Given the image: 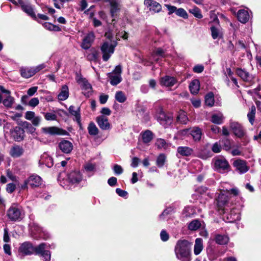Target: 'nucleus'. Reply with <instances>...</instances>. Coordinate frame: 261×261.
Wrapping results in <instances>:
<instances>
[{
    "instance_id": "69168bd1",
    "label": "nucleus",
    "mask_w": 261,
    "mask_h": 261,
    "mask_svg": "<svg viewBox=\"0 0 261 261\" xmlns=\"http://www.w3.org/2000/svg\"><path fill=\"white\" fill-rule=\"evenodd\" d=\"M39 102V100L38 98L34 97L32 98L29 102V105L32 107H35L37 106Z\"/></svg>"
},
{
    "instance_id": "58836bf2",
    "label": "nucleus",
    "mask_w": 261,
    "mask_h": 261,
    "mask_svg": "<svg viewBox=\"0 0 261 261\" xmlns=\"http://www.w3.org/2000/svg\"><path fill=\"white\" fill-rule=\"evenodd\" d=\"M214 97L213 92L207 93L205 96V103L206 106L212 107L214 104Z\"/></svg>"
},
{
    "instance_id": "6ab92c4d",
    "label": "nucleus",
    "mask_w": 261,
    "mask_h": 261,
    "mask_svg": "<svg viewBox=\"0 0 261 261\" xmlns=\"http://www.w3.org/2000/svg\"><path fill=\"white\" fill-rule=\"evenodd\" d=\"M103 2L109 3L111 16L112 17H114L120 9L119 0H103Z\"/></svg>"
},
{
    "instance_id": "0eeeda50",
    "label": "nucleus",
    "mask_w": 261,
    "mask_h": 261,
    "mask_svg": "<svg viewBox=\"0 0 261 261\" xmlns=\"http://www.w3.org/2000/svg\"><path fill=\"white\" fill-rule=\"evenodd\" d=\"M0 89L2 92V94H0V103L3 102L5 107H11L14 102V98L10 96V92L2 86L0 87Z\"/></svg>"
},
{
    "instance_id": "6e6552de",
    "label": "nucleus",
    "mask_w": 261,
    "mask_h": 261,
    "mask_svg": "<svg viewBox=\"0 0 261 261\" xmlns=\"http://www.w3.org/2000/svg\"><path fill=\"white\" fill-rule=\"evenodd\" d=\"M214 167L215 170L220 173L227 172L230 169V166L228 161L222 158L215 160Z\"/></svg>"
},
{
    "instance_id": "4468645a",
    "label": "nucleus",
    "mask_w": 261,
    "mask_h": 261,
    "mask_svg": "<svg viewBox=\"0 0 261 261\" xmlns=\"http://www.w3.org/2000/svg\"><path fill=\"white\" fill-rule=\"evenodd\" d=\"M58 148L63 153H70L73 149L72 143L68 140L63 139L58 143Z\"/></svg>"
},
{
    "instance_id": "423d86ee",
    "label": "nucleus",
    "mask_w": 261,
    "mask_h": 261,
    "mask_svg": "<svg viewBox=\"0 0 261 261\" xmlns=\"http://www.w3.org/2000/svg\"><path fill=\"white\" fill-rule=\"evenodd\" d=\"M47 245L45 243H41L36 247H34V253L37 255H40L44 261H50L51 254L49 251L46 250Z\"/></svg>"
},
{
    "instance_id": "a18cd8bd",
    "label": "nucleus",
    "mask_w": 261,
    "mask_h": 261,
    "mask_svg": "<svg viewBox=\"0 0 261 261\" xmlns=\"http://www.w3.org/2000/svg\"><path fill=\"white\" fill-rule=\"evenodd\" d=\"M174 207L173 206H170L167 208H166L163 213L160 215L159 218L161 220H164L165 219L164 217L165 216H167L168 214H171L172 213L174 212Z\"/></svg>"
},
{
    "instance_id": "c85d7f7f",
    "label": "nucleus",
    "mask_w": 261,
    "mask_h": 261,
    "mask_svg": "<svg viewBox=\"0 0 261 261\" xmlns=\"http://www.w3.org/2000/svg\"><path fill=\"white\" fill-rule=\"evenodd\" d=\"M23 152L24 150L22 147L15 145L11 148L10 154L13 158H18L22 155Z\"/></svg>"
},
{
    "instance_id": "473e14b6",
    "label": "nucleus",
    "mask_w": 261,
    "mask_h": 261,
    "mask_svg": "<svg viewBox=\"0 0 261 261\" xmlns=\"http://www.w3.org/2000/svg\"><path fill=\"white\" fill-rule=\"evenodd\" d=\"M30 230L32 233L35 236V238L42 237V235L40 234L42 231V229L35 223L30 224Z\"/></svg>"
},
{
    "instance_id": "dca6fc26",
    "label": "nucleus",
    "mask_w": 261,
    "mask_h": 261,
    "mask_svg": "<svg viewBox=\"0 0 261 261\" xmlns=\"http://www.w3.org/2000/svg\"><path fill=\"white\" fill-rule=\"evenodd\" d=\"M68 112L73 117V120L76 121L79 126H81V108L80 107H75L70 106L68 108Z\"/></svg>"
},
{
    "instance_id": "c756f323",
    "label": "nucleus",
    "mask_w": 261,
    "mask_h": 261,
    "mask_svg": "<svg viewBox=\"0 0 261 261\" xmlns=\"http://www.w3.org/2000/svg\"><path fill=\"white\" fill-rule=\"evenodd\" d=\"M82 93L86 97H89L92 94V88L89 83H83L81 85Z\"/></svg>"
},
{
    "instance_id": "4be33fe9",
    "label": "nucleus",
    "mask_w": 261,
    "mask_h": 261,
    "mask_svg": "<svg viewBox=\"0 0 261 261\" xmlns=\"http://www.w3.org/2000/svg\"><path fill=\"white\" fill-rule=\"evenodd\" d=\"M82 174L79 171H72L68 175L69 181L73 185L79 184L82 181Z\"/></svg>"
},
{
    "instance_id": "a878e982",
    "label": "nucleus",
    "mask_w": 261,
    "mask_h": 261,
    "mask_svg": "<svg viewBox=\"0 0 261 261\" xmlns=\"http://www.w3.org/2000/svg\"><path fill=\"white\" fill-rule=\"evenodd\" d=\"M12 136L14 138L15 141H20L22 140L24 137V129L19 127L16 126L12 132Z\"/></svg>"
},
{
    "instance_id": "9b49d317",
    "label": "nucleus",
    "mask_w": 261,
    "mask_h": 261,
    "mask_svg": "<svg viewBox=\"0 0 261 261\" xmlns=\"http://www.w3.org/2000/svg\"><path fill=\"white\" fill-rule=\"evenodd\" d=\"M122 71V67L121 65H117L114 69L108 73V77L110 82H121L122 80L121 73Z\"/></svg>"
},
{
    "instance_id": "4d7b16f0",
    "label": "nucleus",
    "mask_w": 261,
    "mask_h": 261,
    "mask_svg": "<svg viewBox=\"0 0 261 261\" xmlns=\"http://www.w3.org/2000/svg\"><path fill=\"white\" fill-rule=\"evenodd\" d=\"M44 118L46 120H56L57 119V115L53 113H46L44 114Z\"/></svg>"
},
{
    "instance_id": "f704fd0d",
    "label": "nucleus",
    "mask_w": 261,
    "mask_h": 261,
    "mask_svg": "<svg viewBox=\"0 0 261 261\" xmlns=\"http://www.w3.org/2000/svg\"><path fill=\"white\" fill-rule=\"evenodd\" d=\"M215 242L219 245H226L229 241V238L225 235L217 234L215 238Z\"/></svg>"
},
{
    "instance_id": "052dcab7",
    "label": "nucleus",
    "mask_w": 261,
    "mask_h": 261,
    "mask_svg": "<svg viewBox=\"0 0 261 261\" xmlns=\"http://www.w3.org/2000/svg\"><path fill=\"white\" fill-rule=\"evenodd\" d=\"M188 121V118L186 112L180 110V123L186 124Z\"/></svg>"
},
{
    "instance_id": "cd10ccee",
    "label": "nucleus",
    "mask_w": 261,
    "mask_h": 261,
    "mask_svg": "<svg viewBox=\"0 0 261 261\" xmlns=\"http://www.w3.org/2000/svg\"><path fill=\"white\" fill-rule=\"evenodd\" d=\"M238 19L243 23L247 22L249 19V15L247 11L240 10L237 13Z\"/></svg>"
},
{
    "instance_id": "6e6d98bb",
    "label": "nucleus",
    "mask_w": 261,
    "mask_h": 261,
    "mask_svg": "<svg viewBox=\"0 0 261 261\" xmlns=\"http://www.w3.org/2000/svg\"><path fill=\"white\" fill-rule=\"evenodd\" d=\"M165 6L167 7L168 10L169 11L168 14L169 15L175 12L177 15L179 16V9H177L176 7L169 5H166Z\"/></svg>"
},
{
    "instance_id": "7c9ffc66",
    "label": "nucleus",
    "mask_w": 261,
    "mask_h": 261,
    "mask_svg": "<svg viewBox=\"0 0 261 261\" xmlns=\"http://www.w3.org/2000/svg\"><path fill=\"white\" fill-rule=\"evenodd\" d=\"M190 135L192 136L195 141H199L202 135L201 129L198 127H193V129L191 130Z\"/></svg>"
},
{
    "instance_id": "338daca9",
    "label": "nucleus",
    "mask_w": 261,
    "mask_h": 261,
    "mask_svg": "<svg viewBox=\"0 0 261 261\" xmlns=\"http://www.w3.org/2000/svg\"><path fill=\"white\" fill-rule=\"evenodd\" d=\"M16 189V185L13 183H10L7 185L6 190L9 193H13Z\"/></svg>"
},
{
    "instance_id": "0e129e2a",
    "label": "nucleus",
    "mask_w": 261,
    "mask_h": 261,
    "mask_svg": "<svg viewBox=\"0 0 261 261\" xmlns=\"http://www.w3.org/2000/svg\"><path fill=\"white\" fill-rule=\"evenodd\" d=\"M3 240L5 242H9L10 240L9 234V230L8 228L6 227L4 229V237Z\"/></svg>"
},
{
    "instance_id": "ddd939ff",
    "label": "nucleus",
    "mask_w": 261,
    "mask_h": 261,
    "mask_svg": "<svg viewBox=\"0 0 261 261\" xmlns=\"http://www.w3.org/2000/svg\"><path fill=\"white\" fill-rule=\"evenodd\" d=\"M43 133L50 135H65L67 132L63 129L56 126H50L42 128Z\"/></svg>"
},
{
    "instance_id": "f3484780",
    "label": "nucleus",
    "mask_w": 261,
    "mask_h": 261,
    "mask_svg": "<svg viewBox=\"0 0 261 261\" xmlns=\"http://www.w3.org/2000/svg\"><path fill=\"white\" fill-rule=\"evenodd\" d=\"M136 115L142 121L147 122L149 120V115L146 112V108L142 106L137 105L136 109Z\"/></svg>"
},
{
    "instance_id": "13d9d810",
    "label": "nucleus",
    "mask_w": 261,
    "mask_h": 261,
    "mask_svg": "<svg viewBox=\"0 0 261 261\" xmlns=\"http://www.w3.org/2000/svg\"><path fill=\"white\" fill-rule=\"evenodd\" d=\"M211 31L212 32V36L214 39H216L219 37L220 33L218 29L213 26L211 28Z\"/></svg>"
},
{
    "instance_id": "5fc2aeb1",
    "label": "nucleus",
    "mask_w": 261,
    "mask_h": 261,
    "mask_svg": "<svg viewBox=\"0 0 261 261\" xmlns=\"http://www.w3.org/2000/svg\"><path fill=\"white\" fill-rule=\"evenodd\" d=\"M190 13L194 15V16L198 18H202V15L201 13L200 10L197 7L193 8V9L189 10Z\"/></svg>"
},
{
    "instance_id": "9d476101",
    "label": "nucleus",
    "mask_w": 261,
    "mask_h": 261,
    "mask_svg": "<svg viewBox=\"0 0 261 261\" xmlns=\"http://www.w3.org/2000/svg\"><path fill=\"white\" fill-rule=\"evenodd\" d=\"M34 253V247L29 242L22 243L18 249V255L23 257L26 255H30Z\"/></svg>"
},
{
    "instance_id": "bf43d9fd",
    "label": "nucleus",
    "mask_w": 261,
    "mask_h": 261,
    "mask_svg": "<svg viewBox=\"0 0 261 261\" xmlns=\"http://www.w3.org/2000/svg\"><path fill=\"white\" fill-rule=\"evenodd\" d=\"M113 171L115 174L120 175L123 173V170L121 166L115 164L113 167Z\"/></svg>"
},
{
    "instance_id": "8fccbe9b",
    "label": "nucleus",
    "mask_w": 261,
    "mask_h": 261,
    "mask_svg": "<svg viewBox=\"0 0 261 261\" xmlns=\"http://www.w3.org/2000/svg\"><path fill=\"white\" fill-rule=\"evenodd\" d=\"M256 108L254 106H252L251 107L250 112L247 114L249 122L251 124H253L254 120Z\"/></svg>"
},
{
    "instance_id": "603ef678",
    "label": "nucleus",
    "mask_w": 261,
    "mask_h": 261,
    "mask_svg": "<svg viewBox=\"0 0 261 261\" xmlns=\"http://www.w3.org/2000/svg\"><path fill=\"white\" fill-rule=\"evenodd\" d=\"M193 152V149L188 147H180V155L189 156Z\"/></svg>"
},
{
    "instance_id": "37998d69",
    "label": "nucleus",
    "mask_w": 261,
    "mask_h": 261,
    "mask_svg": "<svg viewBox=\"0 0 261 261\" xmlns=\"http://www.w3.org/2000/svg\"><path fill=\"white\" fill-rule=\"evenodd\" d=\"M88 133L90 135L95 136L98 133V129L93 122H91L88 127Z\"/></svg>"
},
{
    "instance_id": "1a4fd4ad",
    "label": "nucleus",
    "mask_w": 261,
    "mask_h": 261,
    "mask_svg": "<svg viewBox=\"0 0 261 261\" xmlns=\"http://www.w3.org/2000/svg\"><path fill=\"white\" fill-rule=\"evenodd\" d=\"M156 119L158 122L165 127L170 125L173 120V116L171 115L166 114L162 109L160 110Z\"/></svg>"
},
{
    "instance_id": "e2e57ef3",
    "label": "nucleus",
    "mask_w": 261,
    "mask_h": 261,
    "mask_svg": "<svg viewBox=\"0 0 261 261\" xmlns=\"http://www.w3.org/2000/svg\"><path fill=\"white\" fill-rule=\"evenodd\" d=\"M222 143L223 144L224 148L226 150H228L230 149V148L231 147V144H230V141L228 139H225L223 140L222 141Z\"/></svg>"
},
{
    "instance_id": "49530a36",
    "label": "nucleus",
    "mask_w": 261,
    "mask_h": 261,
    "mask_svg": "<svg viewBox=\"0 0 261 261\" xmlns=\"http://www.w3.org/2000/svg\"><path fill=\"white\" fill-rule=\"evenodd\" d=\"M22 126L26 131L30 134H33L35 132V128L30 123L24 121L22 123Z\"/></svg>"
},
{
    "instance_id": "f8f14e48",
    "label": "nucleus",
    "mask_w": 261,
    "mask_h": 261,
    "mask_svg": "<svg viewBox=\"0 0 261 261\" xmlns=\"http://www.w3.org/2000/svg\"><path fill=\"white\" fill-rule=\"evenodd\" d=\"M7 215L11 220L15 221L21 219V212L17 206L12 205L8 210Z\"/></svg>"
},
{
    "instance_id": "393cba45",
    "label": "nucleus",
    "mask_w": 261,
    "mask_h": 261,
    "mask_svg": "<svg viewBox=\"0 0 261 261\" xmlns=\"http://www.w3.org/2000/svg\"><path fill=\"white\" fill-rule=\"evenodd\" d=\"M217 200L219 211H221L220 213H224L223 206L226 204L228 201V196L224 194L221 193L219 195Z\"/></svg>"
},
{
    "instance_id": "774afa93",
    "label": "nucleus",
    "mask_w": 261,
    "mask_h": 261,
    "mask_svg": "<svg viewBox=\"0 0 261 261\" xmlns=\"http://www.w3.org/2000/svg\"><path fill=\"white\" fill-rule=\"evenodd\" d=\"M35 117V114L32 111H27L25 114V118L29 120H32Z\"/></svg>"
},
{
    "instance_id": "bb28decb",
    "label": "nucleus",
    "mask_w": 261,
    "mask_h": 261,
    "mask_svg": "<svg viewBox=\"0 0 261 261\" xmlns=\"http://www.w3.org/2000/svg\"><path fill=\"white\" fill-rule=\"evenodd\" d=\"M39 164L45 165L47 167L50 168L54 165L53 159L47 153H44L41 156L39 160Z\"/></svg>"
},
{
    "instance_id": "a211bd4d",
    "label": "nucleus",
    "mask_w": 261,
    "mask_h": 261,
    "mask_svg": "<svg viewBox=\"0 0 261 261\" xmlns=\"http://www.w3.org/2000/svg\"><path fill=\"white\" fill-rule=\"evenodd\" d=\"M230 127L237 137L242 138L244 136L245 132L243 127L239 123L236 122H230Z\"/></svg>"
},
{
    "instance_id": "b1692460",
    "label": "nucleus",
    "mask_w": 261,
    "mask_h": 261,
    "mask_svg": "<svg viewBox=\"0 0 261 261\" xmlns=\"http://www.w3.org/2000/svg\"><path fill=\"white\" fill-rule=\"evenodd\" d=\"M152 59L160 65V60L165 57V53L163 49L161 47L157 48L152 54Z\"/></svg>"
},
{
    "instance_id": "7ed1b4c3",
    "label": "nucleus",
    "mask_w": 261,
    "mask_h": 261,
    "mask_svg": "<svg viewBox=\"0 0 261 261\" xmlns=\"http://www.w3.org/2000/svg\"><path fill=\"white\" fill-rule=\"evenodd\" d=\"M46 67V65L45 63H42L34 67H21L20 70V73L23 77L30 78Z\"/></svg>"
},
{
    "instance_id": "c03bdc74",
    "label": "nucleus",
    "mask_w": 261,
    "mask_h": 261,
    "mask_svg": "<svg viewBox=\"0 0 261 261\" xmlns=\"http://www.w3.org/2000/svg\"><path fill=\"white\" fill-rule=\"evenodd\" d=\"M166 160V156L164 153H161L159 154V155L158 156L156 164V165L159 167H162Z\"/></svg>"
},
{
    "instance_id": "79ce46f5",
    "label": "nucleus",
    "mask_w": 261,
    "mask_h": 261,
    "mask_svg": "<svg viewBox=\"0 0 261 261\" xmlns=\"http://www.w3.org/2000/svg\"><path fill=\"white\" fill-rule=\"evenodd\" d=\"M201 226L200 222L197 219L192 221L188 225V228L191 230H196Z\"/></svg>"
},
{
    "instance_id": "5701e85b",
    "label": "nucleus",
    "mask_w": 261,
    "mask_h": 261,
    "mask_svg": "<svg viewBox=\"0 0 261 261\" xmlns=\"http://www.w3.org/2000/svg\"><path fill=\"white\" fill-rule=\"evenodd\" d=\"M233 165L240 173H245L249 170V167L247 166L246 162L242 160L234 161Z\"/></svg>"
},
{
    "instance_id": "20e7f679",
    "label": "nucleus",
    "mask_w": 261,
    "mask_h": 261,
    "mask_svg": "<svg viewBox=\"0 0 261 261\" xmlns=\"http://www.w3.org/2000/svg\"><path fill=\"white\" fill-rule=\"evenodd\" d=\"M17 3L20 5L23 12L33 19L37 20L34 6L32 5L28 0H18Z\"/></svg>"
},
{
    "instance_id": "ea45409f",
    "label": "nucleus",
    "mask_w": 261,
    "mask_h": 261,
    "mask_svg": "<svg viewBox=\"0 0 261 261\" xmlns=\"http://www.w3.org/2000/svg\"><path fill=\"white\" fill-rule=\"evenodd\" d=\"M200 83H190L189 89L192 94H196L198 93L200 88Z\"/></svg>"
},
{
    "instance_id": "a19ab883",
    "label": "nucleus",
    "mask_w": 261,
    "mask_h": 261,
    "mask_svg": "<svg viewBox=\"0 0 261 261\" xmlns=\"http://www.w3.org/2000/svg\"><path fill=\"white\" fill-rule=\"evenodd\" d=\"M155 145L159 149H166L168 147V144L166 141L161 138L158 139L156 140Z\"/></svg>"
},
{
    "instance_id": "e433bc0d",
    "label": "nucleus",
    "mask_w": 261,
    "mask_h": 261,
    "mask_svg": "<svg viewBox=\"0 0 261 261\" xmlns=\"http://www.w3.org/2000/svg\"><path fill=\"white\" fill-rule=\"evenodd\" d=\"M203 249L202 240L201 238H197L195 240L194 252L195 255L199 254Z\"/></svg>"
},
{
    "instance_id": "864d4df0",
    "label": "nucleus",
    "mask_w": 261,
    "mask_h": 261,
    "mask_svg": "<svg viewBox=\"0 0 261 261\" xmlns=\"http://www.w3.org/2000/svg\"><path fill=\"white\" fill-rule=\"evenodd\" d=\"M211 121L217 124H220L223 122V117L217 114H214L211 117Z\"/></svg>"
},
{
    "instance_id": "412c9836",
    "label": "nucleus",
    "mask_w": 261,
    "mask_h": 261,
    "mask_svg": "<svg viewBox=\"0 0 261 261\" xmlns=\"http://www.w3.org/2000/svg\"><path fill=\"white\" fill-rule=\"evenodd\" d=\"M99 127L102 130H108L111 128V124L108 119L103 115L98 116L96 119Z\"/></svg>"
},
{
    "instance_id": "2eb2a0df",
    "label": "nucleus",
    "mask_w": 261,
    "mask_h": 261,
    "mask_svg": "<svg viewBox=\"0 0 261 261\" xmlns=\"http://www.w3.org/2000/svg\"><path fill=\"white\" fill-rule=\"evenodd\" d=\"M95 39V35L93 32L88 33L83 39L81 46L84 49L87 50L89 49L94 41Z\"/></svg>"
},
{
    "instance_id": "4c0bfd02",
    "label": "nucleus",
    "mask_w": 261,
    "mask_h": 261,
    "mask_svg": "<svg viewBox=\"0 0 261 261\" xmlns=\"http://www.w3.org/2000/svg\"><path fill=\"white\" fill-rule=\"evenodd\" d=\"M42 25L45 29L49 31L55 32H60L61 31V29L58 25L53 24L50 22H45Z\"/></svg>"
},
{
    "instance_id": "f257e3e1",
    "label": "nucleus",
    "mask_w": 261,
    "mask_h": 261,
    "mask_svg": "<svg viewBox=\"0 0 261 261\" xmlns=\"http://www.w3.org/2000/svg\"><path fill=\"white\" fill-rule=\"evenodd\" d=\"M117 45L116 40L106 41L103 42L100 46V50L102 53V59L105 62L108 61L113 54L115 48Z\"/></svg>"
},
{
    "instance_id": "de8ad7c7",
    "label": "nucleus",
    "mask_w": 261,
    "mask_h": 261,
    "mask_svg": "<svg viewBox=\"0 0 261 261\" xmlns=\"http://www.w3.org/2000/svg\"><path fill=\"white\" fill-rule=\"evenodd\" d=\"M115 98L119 102L123 103L126 100V97L123 92L122 91H118L116 93Z\"/></svg>"
},
{
    "instance_id": "09e8293b",
    "label": "nucleus",
    "mask_w": 261,
    "mask_h": 261,
    "mask_svg": "<svg viewBox=\"0 0 261 261\" xmlns=\"http://www.w3.org/2000/svg\"><path fill=\"white\" fill-rule=\"evenodd\" d=\"M95 164L91 162H88L86 163L84 166V168L85 171L88 173L94 172L95 170Z\"/></svg>"
},
{
    "instance_id": "72a5a7b5",
    "label": "nucleus",
    "mask_w": 261,
    "mask_h": 261,
    "mask_svg": "<svg viewBox=\"0 0 261 261\" xmlns=\"http://www.w3.org/2000/svg\"><path fill=\"white\" fill-rule=\"evenodd\" d=\"M237 75L240 76L244 82L249 80L250 74L248 72L241 68H238L236 70Z\"/></svg>"
},
{
    "instance_id": "39448f33",
    "label": "nucleus",
    "mask_w": 261,
    "mask_h": 261,
    "mask_svg": "<svg viewBox=\"0 0 261 261\" xmlns=\"http://www.w3.org/2000/svg\"><path fill=\"white\" fill-rule=\"evenodd\" d=\"M42 179L41 178L36 174H32L30 175L24 181L23 184L21 186L22 190L28 189V186H30L32 188L38 187L41 185Z\"/></svg>"
},
{
    "instance_id": "aec40b11",
    "label": "nucleus",
    "mask_w": 261,
    "mask_h": 261,
    "mask_svg": "<svg viewBox=\"0 0 261 261\" xmlns=\"http://www.w3.org/2000/svg\"><path fill=\"white\" fill-rule=\"evenodd\" d=\"M144 5L149 8L150 11L158 13L162 10L161 5L158 2L152 0H145Z\"/></svg>"
},
{
    "instance_id": "f03ea898",
    "label": "nucleus",
    "mask_w": 261,
    "mask_h": 261,
    "mask_svg": "<svg viewBox=\"0 0 261 261\" xmlns=\"http://www.w3.org/2000/svg\"><path fill=\"white\" fill-rule=\"evenodd\" d=\"M192 243L186 240H180V260L191 261V248Z\"/></svg>"
},
{
    "instance_id": "2f4dec72",
    "label": "nucleus",
    "mask_w": 261,
    "mask_h": 261,
    "mask_svg": "<svg viewBox=\"0 0 261 261\" xmlns=\"http://www.w3.org/2000/svg\"><path fill=\"white\" fill-rule=\"evenodd\" d=\"M69 96V90L68 87L67 85H65L62 86L61 92L58 95L59 100H65L68 98Z\"/></svg>"
},
{
    "instance_id": "3c124183",
    "label": "nucleus",
    "mask_w": 261,
    "mask_h": 261,
    "mask_svg": "<svg viewBox=\"0 0 261 261\" xmlns=\"http://www.w3.org/2000/svg\"><path fill=\"white\" fill-rule=\"evenodd\" d=\"M87 59L90 61L96 62L98 59V53L94 50L87 56Z\"/></svg>"
},
{
    "instance_id": "c9c22d12",
    "label": "nucleus",
    "mask_w": 261,
    "mask_h": 261,
    "mask_svg": "<svg viewBox=\"0 0 261 261\" xmlns=\"http://www.w3.org/2000/svg\"><path fill=\"white\" fill-rule=\"evenodd\" d=\"M142 141L145 143L150 142L153 139V133L149 130H146L142 133Z\"/></svg>"
},
{
    "instance_id": "680f3d73",
    "label": "nucleus",
    "mask_w": 261,
    "mask_h": 261,
    "mask_svg": "<svg viewBox=\"0 0 261 261\" xmlns=\"http://www.w3.org/2000/svg\"><path fill=\"white\" fill-rule=\"evenodd\" d=\"M160 237L162 241L166 242L168 240L169 236L167 231L165 230H162L160 233Z\"/></svg>"
}]
</instances>
